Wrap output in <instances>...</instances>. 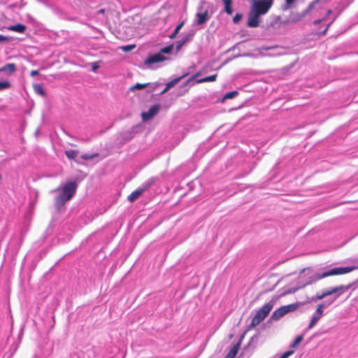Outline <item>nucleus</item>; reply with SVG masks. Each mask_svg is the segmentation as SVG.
Returning a JSON list of instances; mask_svg holds the SVG:
<instances>
[{
	"label": "nucleus",
	"mask_w": 358,
	"mask_h": 358,
	"mask_svg": "<svg viewBox=\"0 0 358 358\" xmlns=\"http://www.w3.org/2000/svg\"><path fill=\"white\" fill-rule=\"evenodd\" d=\"M78 185L74 181L66 182L62 188V193L58 194L55 199V207L59 211L71 199L76 192Z\"/></svg>",
	"instance_id": "nucleus-1"
},
{
	"label": "nucleus",
	"mask_w": 358,
	"mask_h": 358,
	"mask_svg": "<svg viewBox=\"0 0 358 358\" xmlns=\"http://www.w3.org/2000/svg\"><path fill=\"white\" fill-rule=\"evenodd\" d=\"M358 268V266H348V267H337L331 268L322 273H316L311 280L306 283V285H310L313 282L319 281L323 278L331 276V275H339L348 273L355 269Z\"/></svg>",
	"instance_id": "nucleus-2"
},
{
	"label": "nucleus",
	"mask_w": 358,
	"mask_h": 358,
	"mask_svg": "<svg viewBox=\"0 0 358 358\" xmlns=\"http://www.w3.org/2000/svg\"><path fill=\"white\" fill-rule=\"evenodd\" d=\"M273 308V304L268 303L264 304L256 313L250 325L248 327V330L257 327L260 322H262L269 314Z\"/></svg>",
	"instance_id": "nucleus-3"
},
{
	"label": "nucleus",
	"mask_w": 358,
	"mask_h": 358,
	"mask_svg": "<svg viewBox=\"0 0 358 358\" xmlns=\"http://www.w3.org/2000/svg\"><path fill=\"white\" fill-rule=\"evenodd\" d=\"M302 305V303H295L286 306H281L276 309L272 314V317L274 320H279L282 317L286 314L295 311L300 306Z\"/></svg>",
	"instance_id": "nucleus-4"
},
{
	"label": "nucleus",
	"mask_w": 358,
	"mask_h": 358,
	"mask_svg": "<svg viewBox=\"0 0 358 358\" xmlns=\"http://www.w3.org/2000/svg\"><path fill=\"white\" fill-rule=\"evenodd\" d=\"M272 3L273 0H257L254 3L251 9L262 15L268 11Z\"/></svg>",
	"instance_id": "nucleus-5"
},
{
	"label": "nucleus",
	"mask_w": 358,
	"mask_h": 358,
	"mask_svg": "<svg viewBox=\"0 0 358 358\" xmlns=\"http://www.w3.org/2000/svg\"><path fill=\"white\" fill-rule=\"evenodd\" d=\"M160 110V106L159 104L153 105L150 108L148 111L141 113V118L143 122H146L152 119L155 115H157Z\"/></svg>",
	"instance_id": "nucleus-6"
},
{
	"label": "nucleus",
	"mask_w": 358,
	"mask_h": 358,
	"mask_svg": "<svg viewBox=\"0 0 358 358\" xmlns=\"http://www.w3.org/2000/svg\"><path fill=\"white\" fill-rule=\"evenodd\" d=\"M261 15L251 9L248 19L247 25L249 27H257L259 25V17Z\"/></svg>",
	"instance_id": "nucleus-7"
},
{
	"label": "nucleus",
	"mask_w": 358,
	"mask_h": 358,
	"mask_svg": "<svg viewBox=\"0 0 358 358\" xmlns=\"http://www.w3.org/2000/svg\"><path fill=\"white\" fill-rule=\"evenodd\" d=\"M151 185V184L145 185L141 187H139L132 192L129 196H128V200L131 203H133L136 199H138L144 192H145Z\"/></svg>",
	"instance_id": "nucleus-8"
},
{
	"label": "nucleus",
	"mask_w": 358,
	"mask_h": 358,
	"mask_svg": "<svg viewBox=\"0 0 358 358\" xmlns=\"http://www.w3.org/2000/svg\"><path fill=\"white\" fill-rule=\"evenodd\" d=\"M166 59V57H164L161 53L158 52L152 56L148 57L144 62L145 64L150 65L155 63L162 62Z\"/></svg>",
	"instance_id": "nucleus-9"
},
{
	"label": "nucleus",
	"mask_w": 358,
	"mask_h": 358,
	"mask_svg": "<svg viewBox=\"0 0 358 358\" xmlns=\"http://www.w3.org/2000/svg\"><path fill=\"white\" fill-rule=\"evenodd\" d=\"M349 288H350V285H347V286L339 285V286L332 287L329 290H326V293H327V296H330L334 294L338 293L337 296H339L341 294H343V292L348 290Z\"/></svg>",
	"instance_id": "nucleus-10"
},
{
	"label": "nucleus",
	"mask_w": 358,
	"mask_h": 358,
	"mask_svg": "<svg viewBox=\"0 0 358 358\" xmlns=\"http://www.w3.org/2000/svg\"><path fill=\"white\" fill-rule=\"evenodd\" d=\"M17 70V66L14 63L6 64L4 66L0 67V72L13 73Z\"/></svg>",
	"instance_id": "nucleus-11"
},
{
	"label": "nucleus",
	"mask_w": 358,
	"mask_h": 358,
	"mask_svg": "<svg viewBox=\"0 0 358 358\" xmlns=\"http://www.w3.org/2000/svg\"><path fill=\"white\" fill-rule=\"evenodd\" d=\"M197 24L201 25L204 24L208 20V13L206 10L203 13H199L196 14Z\"/></svg>",
	"instance_id": "nucleus-12"
},
{
	"label": "nucleus",
	"mask_w": 358,
	"mask_h": 358,
	"mask_svg": "<svg viewBox=\"0 0 358 358\" xmlns=\"http://www.w3.org/2000/svg\"><path fill=\"white\" fill-rule=\"evenodd\" d=\"M193 35L192 34H188L185 37H184L183 38H182L181 40L177 41L176 43V50L177 51H179L181 48L188 41H189L192 38Z\"/></svg>",
	"instance_id": "nucleus-13"
},
{
	"label": "nucleus",
	"mask_w": 358,
	"mask_h": 358,
	"mask_svg": "<svg viewBox=\"0 0 358 358\" xmlns=\"http://www.w3.org/2000/svg\"><path fill=\"white\" fill-rule=\"evenodd\" d=\"M240 348V344L237 343L234 345L228 352V354L225 356L224 358H234L238 353V351Z\"/></svg>",
	"instance_id": "nucleus-14"
},
{
	"label": "nucleus",
	"mask_w": 358,
	"mask_h": 358,
	"mask_svg": "<svg viewBox=\"0 0 358 358\" xmlns=\"http://www.w3.org/2000/svg\"><path fill=\"white\" fill-rule=\"evenodd\" d=\"M224 3V10L228 15H231L233 9L231 7L232 0H222Z\"/></svg>",
	"instance_id": "nucleus-15"
},
{
	"label": "nucleus",
	"mask_w": 358,
	"mask_h": 358,
	"mask_svg": "<svg viewBox=\"0 0 358 358\" xmlns=\"http://www.w3.org/2000/svg\"><path fill=\"white\" fill-rule=\"evenodd\" d=\"M187 75H188L187 73H185L182 76H181L180 77H178V78H176L173 80H172L171 81L167 83L166 84V85L167 86V88L171 89L174 85H176L177 83H178L182 78H185Z\"/></svg>",
	"instance_id": "nucleus-16"
},
{
	"label": "nucleus",
	"mask_w": 358,
	"mask_h": 358,
	"mask_svg": "<svg viewBox=\"0 0 358 358\" xmlns=\"http://www.w3.org/2000/svg\"><path fill=\"white\" fill-rule=\"evenodd\" d=\"M217 75L214 74L209 76L204 77L203 78L199 79L196 80L197 83H207V82H213L215 81L217 79Z\"/></svg>",
	"instance_id": "nucleus-17"
},
{
	"label": "nucleus",
	"mask_w": 358,
	"mask_h": 358,
	"mask_svg": "<svg viewBox=\"0 0 358 358\" xmlns=\"http://www.w3.org/2000/svg\"><path fill=\"white\" fill-rule=\"evenodd\" d=\"M9 29L18 33H22L26 29V27L22 24H17L9 27Z\"/></svg>",
	"instance_id": "nucleus-18"
},
{
	"label": "nucleus",
	"mask_w": 358,
	"mask_h": 358,
	"mask_svg": "<svg viewBox=\"0 0 358 358\" xmlns=\"http://www.w3.org/2000/svg\"><path fill=\"white\" fill-rule=\"evenodd\" d=\"M324 308V304H322V303L319 304L313 316H314V317L318 318L319 320H320V318L322 317V316L323 315Z\"/></svg>",
	"instance_id": "nucleus-19"
},
{
	"label": "nucleus",
	"mask_w": 358,
	"mask_h": 358,
	"mask_svg": "<svg viewBox=\"0 0 358 358\" xmlns=\"http://www.w3.org/2000/svg\"><path fill=\"white\" fill-rule=\"evenodd\" d=\"M184 24H185V21H182V22H181L180 23H179V24L176 26V29H175L174 31H173V33L169 36V38H170L171 39H173V38H175L176 37V36L178 35V32L180 31V29H182V27L184 26Z\"/></svg>",
	"instance_id": "nucleus-20"
},
{
	"label": "nucleus",
	"mask_w": 358,
	"mask_h": 358,
	"mask_svg": "<svg viewBox=\"0 0 358 358\" xmlns=\"http://www.w3.org/2000/svg\"><path fill=\"white\" fill-rule=\"evenodd\" d=\"M78 151L74 150L65 151V155L69 159H74L78 156Z\"/></svg>",
	"instance_id": "nucleus-21"
},
{
	"label": "nucleus",
	"mask_w": 358,
	"mask_h": 358,
	"mask_svg": "<svg viewBox=\"0 0 358 358\" xmlns=\"http://www.w3.org/2000/svg\"><path fill=\"white\" fill-rule=\"evenodd\" d=\"M149 85H150L149 83H144V84L136 83V85H134L130 87V90L134 91L136 90H143V89L147 87Z\"/></svg>",
	"instance_id": "nucleus-22"
},
{
	"label": "nucleus",
	"mask_w": 358,
	"mask_h": 358,
	"mask_svg": "<svg viewBox=\"0 0 358 358\" xmlns=\"http://www.w3.org/2000/svg\"><path fill=\"white\" fill-rule=\"evenodd\" d=\"M33 88L36 93H37L40 95H45V92L41 85L35 84L33 85Z\"/></svg>",
	"instance_id": "nucleus-23"
},
{
	"label": "nucleus",
	"mask_w": 358,
	"mask_h": 358,
	"mask_svg": "<svg viewBox=\"0 0 358 358\" xmlns=\"http://www.w3.org/2000/svg\"><path fill=\"white\" fill-rule=\"evenodd\" d=\"M303 339V335H299V336H296V338L294 339V342L292 343L291 348H296L299 345V343L302 341Z\"/></svg>",
	"instance_id": "nucleus-24"
},
{
	"label": "nucleus",
	"mask_w": 358,
	"mask_h": 358,
	"mask_svg": "<svg viewBox=\"0 0 358 358\" xmlns=\"http://www.w3.org/2000/svg\"><path fill=\"white\" fill-rule=\"evenodd\" d=\"M173 48V44H171L166 47L162 48L159 52L161 53V55L169 54L172 51Z\"/></svg>",
	"instance_id": "nucleus-25"
},
{
	"label": "nucleus",
	"mask_w": 358,
	"mask_h": 358,
	"mask_svg": "<svg viewBox=\"0 0 358 358\" xmlns=\"http://www.w3.org/2000/svg\"><path fill=\"white\" fill-rule=\"evenodd\" d=\"M99 153H93V154H91V155H89V154H83L81 155V158L84 160H90V159H92L95 157H99Z\"/></svg>",
	"instance_id": "nucleus-26"
},
{
	"label": "nucleus",
	"mask_w": 358,
	"mask_h": 358,
	"mask_svg": "<svg viewBox=\"0 0 358 358\" xmlns=\"http://www.w3.org/2000/svg\"><path fill=\"white\" fill-rule=\"evenodd\" d=\"M10 86H11V85H10V82H8L7 80L1 81V82H0V91L8 89V88L10 87Z\"/></svg>",
	"instance_id": "nucleus-27"
},
{
	"label": "nucleus",
	"mask_w": 358,
	"mask_h": 358,
	"mask_svg": "<svg viewBox=\"0 0 358 358\" xmlns=\"http://www.w3.org/2000/svg\"><path fill=\"white\" fill-rule=\"evenodd\" d=\"M238 94V92L236 91H232V92H227L224 96V99H233L234 97H235L236 95Z\"/></svg>",
	"instance_id": "nucleus-28"
},
{
	"label": "nucleus",
	"mask_w": 358,
	"mask_h": 358,
	"mask_svg": "<svg viewBox=\"0 0 358 358\" xmlns=\"http://www.w3.org/2000/svg\"><path fill=\"white\" fill-rule=\"evenodd\" d=\"M320 320L314 316L312 317V319L308 324V329H312L319 321Z\"/></svg>",
	"instance_id": "nucleus-29"
},
{
	"label": "nucleus",
	"mask_w": 358,
	"mask_h": 358,
	"mask_svg": "<svg viewBox=\"0 0 358 358\" xmlns=\"http://www.w3.org/2000/svg\"><path fill=\"white\" fill-rule=\"evenodd\" d=\"M135 47H136V45L132 44V45L122 46L120 48H121V50H122L124 52H129V51L132 50L134 48H135Z\"/></svg>",
	"instance_id": "nucleus-30"
},
{
	"label": "nucleus",
	"mask_w": 358,
	"mask_h": 358,
	"mask_svg": "<svg viewBox=\"0 0 358 358\" xmlns=\"http://www.w3.org/2000/svg\"><path fill=\"white\" fill-rule=\"evenodd\" d=\"M242 17H243V15L242 14L236 13L235 15V16L233 17V22L234 24L238 23L241 21V20L242 19Z\"/></svg>",
	"instance_id": "nucleus-31"
},
{
	"label": "nucleus",
	"mask_w": 358,
	"mask_h": 358,
	"mask_svg": "<svg viewBox=\"0 0 358 358\" xmlns=\"http://www.w3.org/2000/svg\"><path fill=\"white\" fill-rule=\"evenodd\" d=\"M294 350L287 351V352H284L283 354H282L279 358H287L290 355H292L294 353Z\"/></svg>",
	"instance_id": "nucleus-32"
},
{
	"label": "nucleus",
	"mask_w": 358,
	"mask_h": 358,
	"mask_svg": "<svg viewBox=\"0 0 358 358\" xmlns=\"http://www.w3.org/2000/svg\"><path fill=\"white\" fill-rule=\"evenodd\" d=\"M326 296H327V293H326V291H324L322 294H317V295L315 296V298H316V299H317V300H321V299H322L325 298Z\"/></svg>",
	"instance_id": "nucleus-33"
},
{
	"label": "nucleus",
	"mask_w": 358,
	"mask_h": 358,
	"mask_svg": "<svg viewBox=\"0 0 358 358\" xmlns=\"http://www.w3.org/2000/svg\"><path fill=\"white\" fill-rule=\"evenodd\" d=\"M200 74V73H197L196 75L192 76L191 78H189L188 79V80L186 82L185 84H187L189 82L192 81V80H194L195 79L196 77H197Z\"/></svg>",
	"instance_id": "nucleus-34"
},
{
	"label": "nucleus",
	"mask_w": 358,
	"mask_h": 358,
	"mask_svg": "<svg viewBox=\"0 0 358 358\" xmlns=\"http://www.w3.org/2000/svg\"><path fill=\"white\" fill-rule=\"evenodd\" d=\"M38 74V70H32L31 72H30V76H35L36 75Z\"/></svg>",
	"instance_id": "nucleus-35"
},
{
	"label": "nucleus",
	"mask_w": 358,
	"mask_h": 358,
	"mask_svg": "<svg viewBox=\"0 0 358 358\" xmlns=\"http://www.w3.org/2000/svg\"><path fill=\"white\" fill-rule=\"evenodd\" d=\"M331 23H332V22H330V23L327 25V27H326V29H324V30L321 33V34H322V35H325V34H327V31H328V29H329V27H330V25H331Z\"/></svg>",
	"instance_id": "nucleus-36"
},
{
	"label": "nucleus",
	"mask_w": 358,
	"mask_h": 358,
	"mask_svg": "<svg viewBox=\"0 0 358 358\" xmlns=\"http://www.w3.org/2000/svg\"><path fill=\"white\" fill-rule=\"evenodd\" d=\"M8 41V38L6 36L0 35V42H4V41Z\"/></svg>",
	"instance_id": "nucleus-37"
},
{
	"label": "nucleus",
	"mask_w": 358,
	"mask_h": 358,
	"mask_svg": "<svg viewBox=\"0 0 358 358\" xmlns=\"http://www.w3.org/2000/svg\"><path fill=\"white\" fill-rule=\"evenodd\" d=\"M295 0H285L286 1V3L287 5H291L292 3H293L294 2Z\"/></svg>",
	"instance_id": "nucleus-38"
},
{
	"label": "nucleus",
	"mask_w": 358,
	"mask_h": 358,
	"mask_svg": "<svg viewBox=\"0 0 358 358\" xmlns=\"http://www.w3.org/2000/svg\"><path fill=\"white\" fill-rule=\"evenodd\" d=\"M105 12H106V10L103 9V8H101V9L98 10L97 13L98 14H103V13H105Z\"/></svg>",
	"instance_id": "nucleus-39"
},
{
	"label": "nucleus",
	"mask_w": 358,
	"mask_h": 358,
	"mask_svg": "<svg viewBox=\"0 0 358 358\" xmlns=\"http://www.w3.org/2000/svg\"><path fill=\"white\" fill-rule=\"evenodd\" d=\"M310 267L304 268L301 270L300 273L301 274V273H304L306 270H310Z\"/></svg>",
	"instance_id": "nucleus-40"
},
{
	"label": "nucleus",
	"mask_w": 358,
	"mask_h": 358,
	"mask_svg": "<svg viewBox=\"0 0 358 358\" xmlns=\"http://www.w3.org/2000/svg\"><path fill=\"white\" fill-rule=\"evenodd\" d=\"M169 90V88H167V86L166 85V87L163 90V91L162 92L161 94H164L165 92H166L168 90Z\"/></svg>",
	"instance_id": "nucleus-41"
},
{
	"label": "nucleus",
	"mask_w": 358,
	"mask_h": 358,
	"mask_svg": "<svg viewBox=\"0 0 358 358\" xmlns=\"http://www.w3.org/2000/svg\"><path fill=\"white\" fill-rule=\"evenodd\" d=\"M322 21V20H315V21L314 22V24H319Z\"/></svg>",
	"instance_id": "nucleus-42"
},
{
	"label": "nucleus",
	"mask_w": 358,
	"mask_h": 358,
	"mask_svg": "<svg viewBox=\"0 0 358 358\" xmlns=\"http://www.w3.org/2000/svg\"><path fill=\"white\" fill-rule=\"evenodd\" d=\"M97 67H98L97 66H93V70L95 71L97 69Z\"/></svg>",
	"instance_id": "nucleus-43"
},
{
	"label": "nucleus",
	"mask_w": 358,
	"mask_h": 358,
	"mask_svg": "<svg viewBox=\"0 0 358 358\" xmlns=\"http://www.w3.org/2000/svg\"><path fill=\"white\" fill-rule=\"evenodd\" d=\"M331 10H328V13H329H329H331Z\"/></svg>",
	"instance_id": "nucleus-44"
},
{
	"label": "nucleus",
	"mask_w": 358,
	"mask_h": 358,
	"mask_svg": "<svg viewBox=\"0 0 358 358\" xmlns=\"http://www.w3.org/2000/svg\"><path fill=\"white\" fill-rule=\"evenodd\" d=\"M264 49H265V50H269V49H270V48H264Z\"/></svg>",
	"instance_id": "nucleus-45"
}]
</instances>
